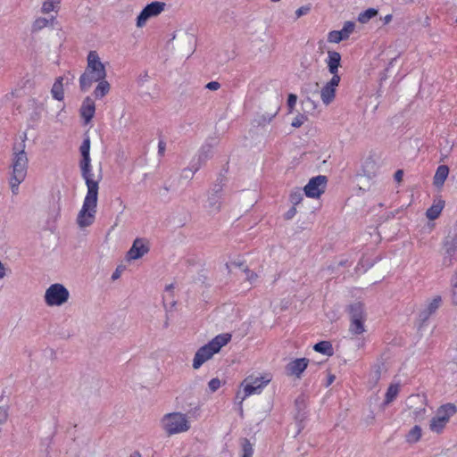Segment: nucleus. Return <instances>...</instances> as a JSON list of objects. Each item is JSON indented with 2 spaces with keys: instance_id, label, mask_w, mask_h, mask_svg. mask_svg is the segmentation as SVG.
I'll return each instance as SVG.
<instances>
[{
  "instance_id": "nucleus-1",
  "label": "nucleus",
  "mask_w": 457,
  "mask_h": 457,
  "mask_svg": "<svg viewBox=\"0 0 457 457\" xmlns=\"http://www.w3.org/2000/svg\"><path fill=\"white\" fill-rule=\"evenodd\" d=\"M90 137L86 136L81 145L79 153L81 158L79 162L81 176L87 186V194L83 201V205L79 210L76 222L80 228L91 226L95 222L99 183L103 179L102 164L93 166L90 158Z\"/></svg>"
},
{
  "instance_id": "nucleus-2",
  "label": "nucleus",
  "mask_w": 457,
  "mask_h": 457,
  "mask_svg": "<svg viewBox=\"0 0 457 457\" xmlns=\"http://www.w3.org/2000/svg\"><path fill=\"white\" fill-rule=\"evenodd\" d=\"M25 140L23 139L21 145L13 146L12 157L11 163L10 187L12 194L16 195L19 191V186L24 181L27 176L29 159L25 152Z\"/></svg>"
},
{
  "instance_id": "nucleus-3",
  "label": "nucleus",
  "mask_w": 457,
  "mask_h": 457,
  "mask_svg": "<svg viewBox=\"0 0 457 457\" xmlns=\"http://www.w3.org/2000/svg\"><path fill=\"white\" fill-rule=\"evenodd\" d=\"M106 78L104 64L101 62L96 51H90L87 55V65L79 78V86L82 91L88 90L93 83Z\"/></svg>"
},
{
  "instance_id": "nucleus-4",
  "label": "nucleus",
  "mask_w": 457,
  "mask_h": 457,
  "mask_svg": "<svg viewBox=\"0 0 457 457\" xmlns=\"http://www.w3.org/2000/svg\"><path fill=\"white\" fill-rule=\"evenodd\" d=\"M231 339V335L221 334L215 337L211 342L200 347L195 354L193 368L198 370L205 361L212 358L222 346L226 345Z\"/></svg>"
},
{
  "instance_id": "nucleus-5",
  "label": "nucleus",
  "mask_w": 457,
  "mask_h": 457,
  "mask_svg": "<svg viewBox=\"0 0 457 457\" xmlns=\"http://www.w3.org/2000/svg\"><path fill=\"white\" fill-rule=\"evenodd\" d=\"M161 427L170 436L187 432L191 428V422L187 414L175 411L167 413L161 419Z\"/></svg>"
},
{
  "instance_id": "nucleus-6",
  "label": "nucleus",
  "mask_w": 457,
  "mask_h": 457,
  "mask_svg": "<svg viewBox=\"0 0 457 457\" xmlns=\"http://www.w3.org/2000/svg\"><path fill=\"white\" fill-rule=\"evenodd\" d=\"M271 381V376L270 374L265 375H249L241 383L243 388V396H240L241 392H238L237 398H241V402L246 397L259 394L262 389L266 386Z\"/></svg>"
},
{
  "instance_id": "nucleus-7",
  "label": "nucleus",
  "mask_w": 457,
  "mask_h": 457,
  "mask_svg": "<svg viewBox=\"0 0 457 457\" xmlns=\"http://www.w3.org/2000/svg\"><path fill=\"white\" fill-rule=\"evenodd\" d=\"M457 411V408L453 403H446L440 406L436 415L429 421V430L435 434H442L452 416Z\"/></svg>"
},
{
  "instance_id": "nucleus-8",
  "label": "nucleus",
  "mask_w": 457,
  "mask_h": 457,
  "mask_svg": "<svg viewBox=\"0 0 457 457\" xmlns=\"http://www.w3.org/2000/svg\"><path fill=\"white\" fill-rule=\"evenodd\" d=\"M350 326L349 331L353 335H361L365 332L364 322L366 314L364 306L361 303H355L349 306Z\"/></svg>"
},
{
  "instance_id": "nucleus-9",
  "label": "nucleus",
  "mask_w": 457,
  "mask_h": 457,
  "mask_svg": "<svg viewBox=\"0 0 457 457\" xmlns=\"http://www.w3.org/2000/svg\"><path fill=\"white\" fill-rule=\"evenodd\" d=\"M70 297L68 289L62 284L55 283L51 285L45 293V302L48 306H61L64 304Z\"/></svg>"
},
{
  "instance_id": "nucleus-10",
  "label": "nucleus",
  "mask_w": 457,
  "mask_h": 457,
  "mask_svg": "<svg viewBox=\"0 0 457 457\" xmlns=\"http://www.w3.org/2000/svg\"><path fill=\"white\" fill-rule=\"evenodd\" d=\"M407 404L416 420H423L427 417V403L423 396L411 395L408 398Z\"/></svg>"
},
{
  "instance_id": "nucleus-11",
  "label": "nucleus",
  "mask_w": 457,
  "mask_h": 457,
  "mask_svg": "<svg viewBox=\"0 0 457 457\" xmlns=\"http://www.w3.org/2000/svg\"><path fill=\"white\" fill-rule=\"evenodd\" d=\"M326 185V176L319 175L314 177L303 187L304 194L308 197L319 198L325 192Z\"/></svg>"
},
{
  "instance_id": "nucleus-12",
  "label": "nucleus",
  "mask_w": 457,
  "mask_h": 457,
  "mask_svg": "<svg viewBox=\"0 0 457 457\" xmlns=\"http://www.w3.org/2000/svg\"><path fill=\"white\" fill-rule=\"evenodd\" d=\"M163 9L164 4L161 2H153L147 4L137 16V26L143 27L148 19L157 16Z\"/></svg>"
},
{
  "instance_id": "nucleus-13",
  "label": "nucleus",
  "mask_w": 457,
  "mask_h": 457,
  "mask_svg": "<svg viewBox=\"0 0 457 457\" xmlns=\"http://www.w3.org/2000/svg\"><path fill=\"white\" fill-rule=\"evenodd\" d=\"M340 82V76H332L320 90V98L322 103L327 106L330 104L336 97L337 87Z\"/></svg>"
},
{
  "instance_id": "nucleus-14",
  "label": "nucleus",
  "mask_w": 457,
  "mask_h": 457,
  "mask_svg": "<svg viewBox=\"0 0 457 457\" xmlns=\"http://www.w3.org/2000/svg\"><path fill=\"white\" fill-rule=\"evenodd\" d=\"M149 252L148 244L143 238H136L132 246L128 251L126 258L128 261H134L143 257Z\"/></svg>"
},
{
  "instance_id": "nucleus-15",
  "label": "nucleus",
  "mask_w": 457,
  "mask_h": 457,
  "mask_svg": "<svg viewBox=\"0 0 457 457\" xmlns=\"http://www.w3.org/2000/svg\"><path fill=\"white\" fill-rule=\"evenodd\" d=\"M96 112L95 102L89 97H86L80 107V115L86 124L89 123L93 119Z\"/></svg>"
},
{
  "instance_id": "nucleus-16",
  "label": "nucleus",
  "mask_w": 457,
  "mask_h": 457,
  "mask_svg": "<svg viewBox=\"0 0 457 457\" xmlns=\"http://www.w3.org/2000/svg\"><path fill=\"white\" fill-rule=\"evenodd\" d=\"M309 360L306 358H299L290 361L287 366V373L300 377L303 371L307 368Z\"/></svg>"
},
{
  "instance_id": "nucleus-17",
  "label": "nucleus",
  "mask_w": 457,
  "mask_h": 457,
  "mask_svg": "<svg viewBox=\"0 0 457 457\" xmlns=\"http://www.w3.org/2000/svg\"><path fill=\"white\" fill-rule=\"evenodd\" d=\"M441 303L442 298L440 295L434 296L428 302L426 308L421 312L420 318L423 320H427L440 307Z\"/></svg>"
},
{
  "instance_id": "nucleus-18",
  "label": "nucleus",
  "mask_w": 457,
  "mask_h": 457,
  "mask_svg": "<svg viewBox=\"0 0 457 457\" xmlns=\"http://www.w3.org/2000/svg\"><path fill=\"white\" fill-rule=\"evenodd\" d=\"M445 207V201L441 198L435 199L433 204L427 210L426 217L429 220L437 219Z\"/></svg>"
},
{
  "instance_id": "nucleus-19",
  "label": "nucleus",
  "mask_w": 457,
  "mask_h": 457,
  "mask_svg": "<svg viewBox=\"0 0 457 457\" xmlns=\"http://www.w3.org/2000/svg\"><path fill=\"white\" fill-rule=\"evenodd\" d=\"M341 62V55L338 52L336 51H329L328 52V58L327 61L328 71L333 76H339L337 74L338 67L340 66Z\"/></svg>"
},
{
  "instance_id": "nucleus-20",
  "label": "nucleus",
  "mask_w": 457,
  "mask_h": 457,
  "mask_svg": "<svg viewBox=\"0 0 457 457\" xmlns=\"http://www.w3.org/2000/svg\"><path fill=\"white\" fill-rule=\"evenodd\" d=\"M422 428L419 425L413 426L405 435L404 438L409 445H414L420 442L422 437Z\"/></svg>"
},
{
  "instance_id": "nucleus-21",
  "label": "nucleus",
  "mask_w": 457,
  "mask_h": 457,
  "mask_svg": "<svg viewBox=\"0 0 457 457\" xmlns=\"http://www.w3.org/2000/svg\"><path fill=\"white\" fill-rule=\"evenodd\" d=\"M449 174V168L446 165H440L437 167L434 176V185L436 187H441L446 180Z\"/></svg>"
},
{
  "instance_id": "nucleus-22",
  "label": "nucleus",
  "mask_w": 457,
  "mask_h": 457,
  "mask_svg": "<svg viewBox=\"0 0 457 457\" xmlns=\"http://www.w3.org/2000/svg\"><path fill=\"white\" fill-rule=\"evenodd\" d=\"M399 392H400V384H398V383L391 384L386 392L385 399L382 403V406L386 407L388 404H390L393 401H395V399L399 395Z\"/></svg>"
},
{
  "instance_id": "nucleus-23",
  "label": "nucleus",
  "mask_w": 457,
  "mask_h": 457,
  "mask_svg": "<svg viewBox=\"0 0 457 457\" xmlns=\"http://www.w3.org/2000/svg\"><path fill=\"white\" fill-rule=\"evenodd\" d=\"M96 87L94 90V96L97 99H101L105 96L111 88L110 83L105 79H99Z\"/></svg>"
},
{
  "instance_id": "nucleus-24",
  "label": "nucleus",
  "mask_w": 457,
  "mask_h": 457,
  "mask_svg": "<svg viewBox=\"0 0 457 457\" xmlns=\"http://www.w3.org/2000/svg\"><path fill=\"white\" fill-rule=\"evenodd\" d=\"M62 80V77L57 78L51 90L53 97L59 101H62L64 96Z\"/></svg>"
},
{
  "instance_id": "nucleus-25",
  "label": "nucleus",
  "mask_w": 457,
  "mask_h": 457,
  "mask_svg": "<svg viewBox=\"0 0 457 457\" xmlns=\"http://www.w3.org/2000/svg\"><path fill=\"white\" fill-rule=\"evenodd\" d=\"M313 349L327 356H332L334 353L332 345L329 341H320L314 345Z\"/></svg>"
},
{
  "instance_id": "nucleus-26",
  "label": "nucleus",
  "mask_w": 457,
  "mask_h": 457,
  "mask_svg": "<svg viewBox=\"0 0 457 457\" xmlns=\"http://www.w3.org/2000/svg\"><path fill=\"white\" fill-rule=\"evenodd\" d=\"M378 13V11L375 8H369L365 10L364 12H361L359 13L357 21L361 24H366L369 22L372 18L377 16Z\"/></svg>"
},
{
  "instance_id": "nucleus-27",
  "label": "nucleus",
  "mask_w": 457,
  "mask_h": 457,
  "mask_svg": "<svg viewBox=\"0 0 457 457\" xmlns=\"http://www.w3.org/2000/svg\"><path fill=\"white\" fill-rule=\"evenodd\" d=\"M183 42L185 43V45L187 46V47H181V52L185 54H190L191 52H193L194 50V46H195V37L192 34H185L184 35V38H183Z\"/></svg>"
},
{
  "instance_id": "nucleus-28",
  "label": "nucleus",
  "mask_w": 457,
  "mask_h": 457,
  "mask_svg": "<svg viewBox=\"0 0 457 457\" xmlns=\"http://www.w3.org/2000/svg\"><path fill=\"white\" fill-rule=\"evenodd\" d=\"M355 29V23L353 21H345L343 29L341 30H338L339 33H341L342 37L344 40H346L349 38L350 35L353 32Z\"/></svg>"
},
{
  "instance_id": "nucleus-29",
  "label": "nucleus",
  "mask_w": 457,
  "mask_h": 457,
  "mask_svg": "<svg viewBox=\"0 0 457 457\" xmlns=\"http://www.w3.org/2000/svg\"><path fill=\"white\" fill-rule=\"evenodd\" d=\"M384 371H386V369L383 363L377 364L373 368L370 373V379L374 382V384H377L378 382Z\"/></svg>"
},
{
  "instance_id": "nucleus-30",
  "label": "nucleus",
  "mask_w": 457,
  "mask_h": 457,
  "mask_svg": "<svg viewBox=\"0 0 457 457\" xmlns=\"http://www.w3.org/2000/svg\"><path fill=\"white\" fill-rule=\"evenodd\" d=\"M59 3L60 0H45L42 4V12L44 13H49L50 12L54 11Z\"/></svg>"
},
{
  "instance_id": "nucleus-31",
  "label": "nucleus",
  "mask_w": 457,
  "mask_h": 457,
  "mask_svg": "<svg viewBox=\"0 0 457 457\" xmlns=\"http://www.w3.org/2000/svg\"><path fill=\"white\" fill-rule=\"evenodd\" d=\"M243 272L245 273V278L248 282L249 286H252L256 282L258 278L257 273L250 270L247 267L243 269Z\"/></svg>"
},
{
  "instance_id": "nucleus-32",
  "label": "nucleus",
  "mask_w": 457,
  "mask_h": 457,
  "mask_svg": "<svg viewBox=\"0 0 457 457\" xmlns=\"http://www.w3.org/2000/svg\"><path fill=\"white\" fill-rule=\"evenodd\" d=\"M209 207L212 212H217L220 209L221 202L220 201V197L217 195H212L208 199Z\"/></svg>"
},
{
  "instance_id": "nucleus-33",
  "label": "nucleus",
  "mask_w": 457,
  "mask_h": 457,
  "mask_svg": "<svg viewBox=\"0 0 457 457\" xmlns=\"http://www.w3.org/2000/svg\"><path fill=\"white\" fill-rule=\"evenodd\" d=\"M303 199V193L301 192L300 189L292 192L290 195V202L292 203L293 206L300 204Z\"/></svg>"
},
{
  "instance_id": "nucleus-34",
  "label": "nucleus",
  "mask_w": 457,
  "mask_h": 457,
  "mask_svg": "<svg viewBox=\"0 0 457 457\" xmlns=\"http://www.w3.org/2000/svg\"><path fill=\"white\" fill-rule=\"evenodd\" d=\"M343 40L344 38L342 37L341 33H339L337 30H332L328 35V41L329 43L337 44Z\"/></svg>"
},
{
  "instance_id": "nucleus-35",
  "label": "nucleus",
  "mask_w": 457,
  "mask_h": 457,
  "mask_svg": "<svg viewBox=\"0 0 457 457\" xmlns=\"http://www.w3.org/2000/svg\"><path fill=\"white\" fill-rule=\"evenodd\" d=\"M302 103L306 106V108L311 110H316L318 107V104L312 99L308 92H306L305 98L303 100Z\"/></svg>"
},
{
  "instance_id": "nucleus-36",
  "label": "nucleus",
  "mask_w": 457,
  "mask_h": 457,
  "mask_svg": "<svg viewBox=\"0 0 457 457\" xmlns=\"http://www.w3.org/2000/svg\"><path fill=\"white\" fill-rule=\"evenodd\" d=\"M253 453V451L252 445L249 443L248 440H245V443L243 445L242 457H252Z\"/></svg>"
},
{
  "instance_id": "nucleus-37",
  "label": "nucleus",
  "mask_w": 457,
  "mask_h": 457,
  "mask_svg": "<svg viewBox=\"0 0 457 457\" xmlns=\"http://www.w3.org/2000/svg\"><path fill=\"white\" fill-rule=\"evenodd\" d=\"M48 20L46 18H38L33 23V29L37 30L41 29L48 25Z\"/></svg>"
},
{
  "instance_id": "nucleus-38",
  "label": "nucleus",
  "mask_w": 457,
  "mask_h": 457,
  "mask_svg": "<svg viewBox=\"0 0 457 457\" xmlns=\"http://www.w3.org/2000/svg\"><path fill=\"white\" fill-rule=\"evenodd\" d=\"M8 419V406L1 405L0 406V425L4 424Z\"/></svg>"
},
{
  "instance_id": "nucleus-39",
  "label": "nucleus",
  "mask_w": 457,
  "mask_h": 457,
  "mask_svg": "<svg viewBox=\"0 0 457 457\" xmlns=\"http://www.w3.org/2000/svg\"><path fill=\"white\" fill-rule=\"evenodd\" d=\"M453 302L457 305V270L455 271L453 278Z\"/></svg>"
},
{
  "instance_id": "nucleus-40",
  "label": "nucleus",
  "mask_w": 457,
  "mask_h": 457,
  "mask_svg": "<svg viewBox=\"0 0 457 457\" xmlns=\"http://www.w3.org/2000/svg\"><path fill=\"white\" fill-rule=\"evenodd\" d=\"M297 102V96L295 94H290L287 98V106L289 109V112H291Z\"/></svg>"
},
{
  "instance_id": "nucleus-41",
  "label": "nucleus",
  "mask_w": 457,
  "mask_h": 457,
  "mask_svg": "<svg viewBox=\"0 0 457 457\" xmlns=\"http://www.w3.org/2000/svg\"><path fill=\"white\" fill-rule=\"evenodd\" d=\"M220 380L219 378H212L210 380L208 386L212 392H215L220 386Z\"/></svg>"
},
{
  "instance_id": "nucleus-42",
  "label": "nucleus",
  "mask_w": 457,
  "mask_h": 457,
  "mask_svg": "<svg viewBox=\"0 0 457 457\" xmlns=\"http://www.w3.org/2000/svg\"><path fill=\"white\" fill-rule=\"evenodd\" d=\"M310 10L311 8L309 5L302 6L295 11V15L297 18H300L301 16L307 14Z\"/></svg>"
},
{
  "instance_id": "nucleus-43",
  "label": "nucleus",
  "mask_w": 457,
  "mask_h": 457,
  "mask_svg": "<svg viewBox=\"0 0 457 457\" xmlns=\"http://www.w3.org/2000/svg\"><path fill=\"white\" fill-rule=\"evenodd\" d=\"M304 121V117L303 115H298L296 116L293 121H292V126L295 127V128H299L303 125Z\"/></svg>"
},
{
  "instance_id": "nucleus-44",
  "label": "nucleus",
  "mask_w": 457,
  "mask_h": 457,
  "mask_svg": "<svg viewBox=\"0 0 457 457\" xmlns=\"http://www.w3.org/2000/svg\"><path fill=\"white\" fill-rule=\"evenodd\" d=\"M205 87L212 91H216L220 88V84L218 81H211L205 85Z\"/></svg>"
},
{
  "instance_id": "nucleus-45",
  "label": "nucleus",
  "mask_w": 457,
  "mask_h": 457,
  "mask_svg": "<svg viewBox=\"0 0 457 457\" xmlns=\"http://www.w3.org/2000/svg\"><path fill=\"white\" fill-rule=\"evenodd\" d=\"M7 270H8V269L0 261V279H3L7 275Z\"/></svg>"
},
{
  "instance_id": "nucleus-46",
  "label": "nucleus",
  "mask_w": 457,
  "mask_h": 457,
  "mask_svg": "<svg viewBox=\"0 0 457 457\" xmlns=\"http://www.w3.org/2000/svg\"><path fill=\"white\" fill-rule=\"evenodd\" d=\"M394 177H395V179L398 183L402 182V180H403V171L402 170H396V171H395V175H394Z\"/></svg>"
},
{
  "instance_id": "nucleus-47",
  "label": "nucleus",
  "mask_w": 457,
  "mask_h": 457,
  "mask_svg": "<svg viewBox=\"0 0 457 457\" xmlns=\"http://www.w3.org/2000/svg\"><path fill=\"white\" fill-rule=\"evenodd\" d=\"M296 212V207L293 206L287 212V219H291Z\"/></svg>"
},
{
  "instance_id": "nucleus-48",
  "label": "nucleus",
  "mask_w": 457,
  "mask_h": 457,
  "mask_svg": "<svg viewBox=\"0 0 457 457\" xmlns=\"http://www.w3.org/2000/svg\"><path fill=\"white\" fill-rule=\"evenodd\" d=\"M335 378H336L335 375L328 374V379H327V383H326V386H330L335 381Z\"/></svg>"
},
{
  "instance_id": "nucleus-49",
  "label": "nucleus",
  "mask_w": 457,
  "mask_h": 457,
  "mask_svg": "<svg viewBox=\"0 0 457 457\" xmlns=\"http://www.w3.org/2000/svg\"><path fill=\"white\" fill-rule=\"evenodd\" d=\"M393 19L392 14H387L385 17H383L381 20L383 21L384 24H388L391 22Z\"/></svg>"
},
{
  "instance_id": "nucleus-50",
  "label": "nucleus",
  "mask_w": 457,
  "mask_h": 457,
  "mask_svg": "<svg viewBox=\"0 0 457 457\" xmlns=\"http://www.w3.org/2000/svg\"><path fill=\"white\" fill-rule=\"evenodd\" d=\"M165 149V144L163 142L159 143V151L162 153Z\"/></svg>"
},
{
  "instance_id": "nucleus-51",
  "label": "nucleus",
  "mask_w": 457,
  "mask_h": 457,
  "mask_svg": "<svg viewBox=\"0 0 457 457\" xmlns=\"http://www.w3.org/2000/svg\"><path fill=\"white\" fill-rule=\"evenodd\" d=\"M278 106H276V107L274 108L273 113L271 114V117L269 119V120H270L272 117L276 116V115H277V113H278Z\"/></svg>"
},
{
  "instance_id": "nucleus-52",
  "label": "nucleus",
  "mask_w": 457,
  "mask_h": 457,
  "mask_svg": "<svg viewBox=\"0 0 457 457\" xmlns=\"http://www.w3.org/2000/svg\"><path fill=\"white\" fill-rule=\"evenodd\" d=\"M129 457H141V455L138 452H134L129 455Z\"/></svg>"
},
{
  "instance_id": "nucleus-53",
  "label": "nucleus",
  "mask_w": 457,
  "mask_h": 457,
  "mask_svg": "<svg viewBox=\"0 0 457 457\" xmlns=\"http://www.w3.org/2000/svg\"><path fill=\"white\" fill-rule=\"evenodd\" d=\"M119 276H120V275H119L118 271L116 270V271L112 274V279H116V278H119Z\"/></svg>"
},
{
  "instance_id": "nucleus-54",
  "label": "nucleus",
  "mask_w": 457,
  "mask_h": 457,
  "mask_svg": "<svg viewBox=\"0 0 457 457\" xmlns=\"http://www.w3.org/2000/svg\"><path fill=\"white\" fill-rule=\"evenodd\" d=\"M302 65H303V68H304V69H308V67H309V65H303V64H302Z\"/></svg>"
}]
</instances>
